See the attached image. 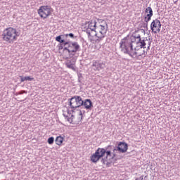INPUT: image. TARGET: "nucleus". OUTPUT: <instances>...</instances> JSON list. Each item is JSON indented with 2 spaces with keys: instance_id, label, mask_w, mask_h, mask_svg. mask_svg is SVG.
Listing matches in <instances>:
<instances>
[{
  "instance_id": "nucleus-34",
  "label": "nucleus",
  "mask_w": 180,
  "mask_h": 180,
  "mask_svg": "<svg viewBox=\"0 0 180 180\" xmlns=\"http://www.w3.org/2000/svg\"><path fill=\"white\" fill-rule=\"evenodd\" d=\"M106 162V165H107V167H109V164H110V162H108V161L107 162Z\"/></svg>"
},
{
  "instance_id": "nucleus-14",
  "label": "nucleus",
  "mask_w": 180,
  "mask_h": 180,
  "mask_svg": "<svg viewBox=\"0 0 180 180\" xmlns=\"http://www.w3.org/2000/svg\"><path fill=\"white\" fill-rule=\"evenodd\" d=\"M139 47L140 49H146V40L142 39L141 38L136 41V46L135 47V51L139 50Z\"/></svg>"
},
{
  "instance_id": "nucleus-7",
  "label": "nucleus",
  "mask_w": 180,
  "mask_h": 180,
  "mask_svg": "<svg viewBox=\"0 0 180 180\" xmlns=\"http://www.w3.org/2000/svg\"><path fill=\"white\" fill-rule=\"evenodd\" d=\"M105 156V148H98L94 154L91 156L92 162H98L103 157Z\"/></svg>"
},
{
  "instance_id": "nucleus-30",
  "label": "nucleus",
  "mask_w": 180,
  "mask_h": 180,
  "mask_svg": "<svg viewBox=\"0 0 180 180\" xmlns=\"http://www.w3.org/2000/svg\"><path fill=\"white\" fill-rule=\"evenodd\" d=\"M22 94H26V91L22 90V91H20L19 92V94H20V95H22Z\"/></svg>"
},
{
  "instance_id": "nucleus-8",
  "label": "nucleus",
  "mask_w": 180,
  "mask_h": 180,
  "mask_svg": "<svg viewBox=\"0 0 180 180\" xmlns=\"http://www.w3.org/2000/svg\"><path fill=\"white\" fill-rule=\"evenodd\" d=\"M161 22L158 19L153 20L150 24V30L153 33L157 34V32L160 33L161 32Z\"/></svg>"
},
{
  "instance_id": "nucleus-12",
  "label": "nucleus",
  "mask_w": 180,
  "mask_h": 180,
  "mask_svg": "<svg viewBox=\"0 0 180 180\" xmlns=\"http://www.w3.org/2000/svg\"><path fill=\"white\" fill-rule=\"evenodd\" d=\"M145 13L148 14L146 15V16H145L144 21L150 22V20H151V18L153 17V8H151V7L146 8Z\"/></svg>"
},
{
  "instance_id": "nucleus-3",
  "label": "nucleus",
  "mask_w": 180,
  "mask_h": 180,
  "mask_svg": "<svg viewBox=\"0 0 180 180\" xmlns=\"http://www.w3.org/2000/svg\"><path fill=\"white\" fill-rule=\"evenodd\" d=\"M120 49L124 54H130L129 50L133 51V44H131L130 41H129V37H126L122 39L120 43Z\"/></svg>"
},
{
  "instance_id": "nucleus-35",
  "label": "nucleus",
  "mask_w": 180,
  "mask_h": 180,
  "mask_svg": "<svg viewBox=\"0 0 180 180\" xmlns=\"http://www.w3.org/2000/svg\"><path fill=\"white\" fill-rule=\"evenodd\" d=\"M136 180H143V177H139V178L136 179Z\"/></svg>"
},
{
  "instance_id": "nucleus-13",
  "label": "nucleus",
  "mask_w": 180,
  "mask_h": 180,
  "mask_svg": "<svg viewBox=\"0 0 180 180\" xmlns=\"http://www.w3.org/2000/svg\"><path fill=\"white\" fill-rule=\"evenodd\" d=\"M93 68L95 71H101V70L105 68V64L103 63H100L99 61H94L93 62Z\"/></svg>"
},
{
  "instance_id": "nucleus-28",
  "label": "nucleus",
  "mask_w": 180,
  "mask_h": 180,
  "mask_svg": "<svg viewBox=\"0 0 180 180\" xmlns=\"http://www.w3.org/2000/svg\"><path fill=\"white\" fill-rule=\"evenodd\" d=\"M133 34H134V37H136V39L137 40H139V39H141V37L140 36V34H137L134 33Z\"/></svg>"
},
{
  "instance_id": "nucleus-25",
  "label": "nucleus",
  "mask_w": 180,
  "mask_h": 180,
  "mask_svg": "<svg viewBox=\"0 0 180 180\" xmlns=\"http://www.w3.org/2000/svg\"><path fill=\"white\" fill-rule=\"evenodd\" d=\"M70 37V39H75L77 37H75V35H74V34L72 33H70V34H65V37L67 38V37Z\"/></svg>"
},
{
  "instance_id": "nucleus-4",
  "label": "nucleus",
  "mask_w": 180,
  "mask_h": 180,
  "mask_svg": "<svg viewBox=\"0 0 180 180\" xmlns=\"http://www.w3.org/2000/svg\"><path fill=\"white\" fill-rule=\"evenodd\" d=\"M97 31L95 36L98 38L97 40H102L105 36H106V32H108V23L103 20L102 24L97 27Z\"/></svg>"
},
{
  "instance_id": "nucleus-21",
  "label": "nucleus",
  "mask_w": 180,
  "mask_h": 180,
  "mask_svg": "<svg viewBox=\"0 0 180 180\" xmlns=\"http://www.w3.org/2000/svg\"><path fill=\"white\" fill-rule=\"evenodd\" d=\"M128 41H129L131 44H133V43H137V39H136V37H134V34H132L131 37H128Z\"/></svg>"
},
{
  "instance_id": "nucleus-26",
  "label": "nucleus",
  "mask_w": 180,
  "mask_h": 180,
  "mask_svg": "<svg viewBox=\"0 0 180 180\" xmlns=\"http://www.w3.org/2000/svg\"><path fill=\"white\" fill-rule=\"evenodd\" d=\"M48 143H49V144H53L54 143V137H53V136H51V137H49V139H48Z\"/></svg>"
},
{
  "instance_id": "nucleus-27",
  "label": "nucleus",
  "mask_w": 180,
  "mask_h": 180,
  "mask_svg": "<svg viewBox=\"0 0 180 180\" xmlns=\"http://www.w3.org/2000/svg\"><path fill=\"white\" fill-rule=\"evenodd\" d=\"M66 42H63V43H60V46H59V49L60 50H63V53H64V48L65 47H68V45H64L65 44Z\"/></svg>"
},
{
  "instance_id": "nucleus-20",
  "label": "nucleus",
  "mask_w": 180,
  "mask_h": 180,
  "mask_svg": "<svg viewBox=\"0 0 180 180\" xmlns=\"http://www.w3.org/2000/svg\"><path fill=\"white\" fill-rule=\"evenodd\" d=\"M20 82H25V81H33V79H34V78L33 77H30V76H26V77H22V76H20Z\"/></svg>"
},
{
  "instance_id": "nucleus-9",
  "label": "nucleus",
  "mask_w": 180,
  "mask_h": 180,
  "mask_svg": "<svg viewBox=\"0 0 180 180\" xmlns=\"http://www.w3.org/2000/svg\"><path fill=\"white\" fill-rule=\"evenodd\" d=\"M115 148L116 149H114L115 151H119L123 154L127 153L129 148V145L126 142H119L117 146L115 147Z\"/></svg>"
},
{
  "instance_id": "nucleus-5",
  "label": "nucleus",
  "mask_w": 180,
  "mask_h": 180,
  "mask_svg": "<svg viewBox=\"0 0 180 180\" xmlns=\"http://www.w3.org/2000/svg\"><path fill=\"white\" fill-rule=\"evenodd\" d=\"M69 105L72 109H77V108H81L84 103V100L81 96H75L68 99Z\"/></svg>"
},
{
  "instance_id": "nucleus-19",
  "label": "nucleus",
  "mask_w": 180,
  "mask_h": 180,
  "mask_svg": "<svg viewBox=\"0 0 180 180\" xmlns=\"http://www.w3.org/2000/svg\"><path fill=\"white\" fill-rule=\"evenodd\" d=\"M63 141H64V138L61 136H57L55 139V143L57 146H61V144H63Z\"/></svg>"
},
{
  "instance_id": "nucleus-18",
  "label": "nucleus",
  "mask_w": 180,
  "mask_h": 180,
  "mask_svg": "<svg viewBox=\"0 0 180 180\" xmlns=\"http://www.w3.org/2000/svg\"><path fill=\"white\" fill-rule=\"evenodd\" d=\"M70 58L67 57L65 60H68L66 62V66L68 68H70V70H75V68L74 67V63H72L71 60H68Z\"/></svg>"
},
{
  "instance_id": "nucleus-1",
  "label": "nucleus",
  "mask_w": 180,
  "mask_h": 180,
  "mask_svg": "<svg viewBox=\"0 0 180 180\" xmlns=\"http://www.w3.org/2000/svg\"><path fill=\"white\" fill-rule=\"evenodd\" d=\"M1 36L4 41L11 44L18 40V37H19V32H18V31H16V29L13 27H8L4 30Z\"/></svg>"
},
{
  "instance_id": "nucleus-17",
  "label": "nucleus",
  "mask_w": 180,
  "mask_h": 180,
  "mask_svg": "<svg viewBox=\"0 0 180 180\" xmlns=\"http://www.w3.org/2000/svg\"><path fill=\"white\" fill-rule=\"evenodd\" d=\"M89 29H90V30H91V32H96L95 30L97 29L96 28V21H91L89 22Z\"/></svg>"
},
{
  "instance_id": "nucleus-22",
  "label": "nucleus",
  "mask_w": 180,
  "mask_h": 180,
  "mask_svg": "<svg viewBox=\"0 0 180 180\" xmlns=\"http://www.w3.org/2000/svg\"><path fill=\"white\" fill-rule=\"evenodd\" d=\"M129 53H127L129 56H130V57H132V58H136V57H137V52L136 51H133V50H129Z\"/></svg>"
},
{
  "instance_id": "nucleus-24",
  "label": "nucleus",
  "mask_w": 180,
  "mask_h": 180,
  "mask_svg": "<svg viewBox=\"0 0 180 180\" xmlns=\"http://www.w3.org/2000/svg\"><path fill=\"white\" fill-rule=\"evenodd\" d=\"M64 116L69 123H72V122H74V115H72L71 117H68V116H65V115H64Z\"/></svg>"
},
{
  "instance_id": "nucleus-23",
  "label": "nucleus",
  "mask_w": 180,
  "mask_h": 180,
  "mask_svg": "<svg viewBox=\"0 0 180 180\" xmlns=\"http://www.w3.org/2000/svg\"><path fill=\"white\" fill-rule=\"evenodd\" d=\"M141 27H143L146 30H148V22H143L141 23Z\"/></svg>"
},
{
  "instance_id": "nucleus-29",
  "label": "nucleus",
  "mask_w": 180,
  "mask_h": 180,
  "mask_svg": "<svg viewBox=\"0 0 180 180\" xmlns=\"http://www.w3.org/2000/svg\"><path fill=\"white\" fill-rule=\"evenodd\" d=\"M82 77V74H79L78 75V78H79L78 81H79V82H81V78Z\"/></svg>"
},
{
  "instance_id": "nucleus-2",
  "label": "nucleus",
  "mask_w": 180,
  "mask_h": 180,
  "mask_svg": "<svg viewBox=\"0 0 180 180\" xmlns=\"http://www.w3.org/2000/svg\"><path fill=\"white\" fill-rule=\"evenodd\" d=\"M64 46H68L64 48V53H68L70 58H72L77 51H81V46L77 41H68Z\"/></svg>"
},
{
  "instance_id": "nucleus-31",
  "label": "nucleus",
  "mask_w": 180,
  "mask_h": 180,
  "mask_svg": "<svg viewBox=\"0 0 180 180\" xmlns=\"http://www.w3.org/2000/svg\"><path fill=\"white\" fill-rule=\"evenodd\" d=\"M148 44V50H150V47H151V41H149Z\"/></svg>"
},
{
  "instance_id": "nucleus-11",
  "label": "nucleus",
  "mask_w": 180,
  "mask_h": 180,
  "mask_svg": "<svg viewBox=\"0 0 180 180\" xmlns=\"http://www.w3.org/2000/svg\"><path fill=\"white\" fill-rule=\"evenodd\" d=\"M105 151V154H106V157L105 158H102L101 159V162L102 164H103V165H105V164H106V162H108V160H112L113 158V153H112V152H110V150H106L104 149Z\"/></svg>"
},
{
  "instance_id": "nucleus-10",
  "label": "nucleus",
  "mask_w": 180,
  "mask_h": 180,
  "mask_svg": "<svg viewBox=\"0 0 180 180\" xmlns=\"http://www.w3.org/2000/svg\"><path fill=\"white\" fill-rule=\"evenodd\" d=\"M82 106H84V109H86V110H91L92 108H94V103L91 99H85L83 101Z\"/></svg>"
},
{
  "instance_id": "nucleus-32",
  "label": "nucleus",
  "mask_w": 180,
  "mask_h": 180,
  "mask_svg": "<svg viewBox=\"0 0 180 180\" xmlns=\"http://www.w3.org/2000/svg\"><path fill=\"white\" fill-rule=\"evenodd\" d=\"M86 33L88 34V37H91V32H89V30H86Z\"/></svg>"
},
{
  "instance_id": "nucleus-33",
  "label": "nucleus",
  "mask_w": 180,
  "mask_h": 180,
  "mask_svg": "<svg viewBox=\"0 0 180 180\" xmlns=\"http://www.w3.org/2000/svg\"><path fill=\"white\" fill-rule=\"evenodd\" d=\"M79 116H81V119H82V117H82V111H81V110L79 111Z\"/></svg>"
},
{
  "instance_id": "nucleus-6",
  "label": "nucleus",
  "mask_w": 180,
  "mask_h": 180,
  "mask_svg": "<svg viewBox=\"0 0 180 180\" xmlns=\"http://www.w3.org/2000/svg\"><path fill=\"white\" fill-rule=\"evenodd\" d=\"M51 11L53 8L49 6H41L38 10V14L40 18H43L44 19H47L50 15H51Z\"/></svg>"
},
{
  "instance_id": "nucleus-16",
  "label": "nucleus",
  "mask_w": 180,
  "mask_h": 180,
  "mask_svg": "<svg viewBox=\"0 0 180 180\" xmlns=\"http://www.w3.org/2000/svg\"><path fill=\"white\" fill-rule=\"evenodd\" d=\"M65 34H61L56 37V41H58V43H67L68 41H65Z\"/></svg>"
},
{
  "instance_id": "nucleus-15",
  "label": "nucleus",
  "mask_w": 180,
  "mask_h": 180,
  "mask_svg": "<svg viewBox=\"0 0 180 180\" xmlns=\"http://www.w3.org/2000/svg\"><path fill=\"white\" fill-rule=\"evenodd\" d=\"M105 151H110L112 152V158H115V157H116V152L117 150H116V147L113 146H108L107 148H105Z\"/></svg>"
}]
</instances>
